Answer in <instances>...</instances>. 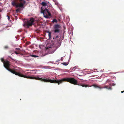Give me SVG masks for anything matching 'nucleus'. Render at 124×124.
Returning a JSON list of instances; mask_svg holds the SVG:
<instances>
[{"label": "nucleus", "mask_w": 124, "mask_h": 124, "mask_svg": "<svg viewBox=\"0 0 124 124\" xmlns=\"http://www.w3.org/2000/svg\"><path fill=\"white\" fill-rule=\"evenodd\" d=\"M7 16L8 17V20H9V19H10V18L9 17V16Z\"/></svg>", "instance_id": "obj_19"}, {"label": "nucleus", "mask_w": 124, "mask_h": 124, "mask_svg": "<svg viewBox=\"0 0 124 124\" xmlns=\"http://www.w3.org/2000/svg\"><path fill=\"white\" fill-rule=\"evenodd\" d=\"M55 39V38H54H54H53V39Z\"/></svg>", "instance_id": "obj_23"}, {"label": "nucleus", "mask_w": 124, "mask_h": 124, "mask_svg": "<svg viewBox=\"0 0 124 124\" xmlns=\"http://www.w3.org/2000/svg\"><path fill=\"white\" fill-rule=\"evenodd\" d=\"M47 32L48 33V36L49 37V39H50V38H51V32H50L49 31H48Z\"/></svg>", "instance_id": "obj_10"}, {"label": "nucleus", "mask_w": 124, "mask_h": 124, "mask_svg": "<svg viewBox=\"0 0 124 124\" xmlns=\"http://www.w3.org/2000/svg\"><path fill=\"white\" fill-rule=\"evenodd\" d=\"M59 37V36H56L55 38V39H56L58 38Z\"/></svg>", "instance_id": "obj_17"}, {"label": "nucleus", "mask_w": 124, "mask_h": 124, "mask_svg": "<svg viewBox=\"0 0 124 124\" xmlns=\"http://www.w3.org/2000/svg\"><path fill=\"white\" fill-rule=\"evenodd\" d=\"M103 88V87H101V89H102V88Z\"/></svg>", "instance_id": "obj_24"}, {"label": "nucleus", "mask_w": 124, "mask_h": 124, "mask_svg": "<svg viewBox=\"0 0 124 124\" xmlns=\"http://www.w3.org/2000/svg\"><path fill=\"white\" fill-rule=\"evenodd\" d=\"M34 21V19L33 18H31L30 20L28 21L27 20V22L23 25L24 26H26L28 28L30 26H32L33 25Z\"/></svg>", "instance_id": "obj_3"}, {"label": "nucleus", "mask_w": 124, "mask_h": 124, "mask_svg": "<svg viewBox=\"0 0 124 124\" xmlns=\"http://www.w3.org/2000/svg\"><path fill=\"white\" fill-rule=\"evenodd\" d=\"M16 49L17 50H20V48H16Z\"/></svg>", "instance_id": "obj_20"}, {"label": "nucleus", "mask_w": 124, "mask_h": 124, "mask_svg": "<svg viewBox=\"0 0 124 124\" xmlns=\"http://www.w3.org/2000/svg\"><path fill=\"white\" fill-rule=\"evenodd\" d=\"M20 1V3H17L16 2H12V5L15 7L18 8L16 10V13L20 12L23 8L24 6V5L26 3V1L24 0H19Z\"/></svg>", "instance_id": "obj_2"}, {"label": "nucleus", "mask_w": 124, "mask_h": 124, "mask_svg": "<svg viewBox=\"0 0 124 124\" xmlns=\"http://www.w3.org/2000/svg\"><path fill=\"white\" fill-rule=\"evenodd\" d=\"M41 4L44 6H46L47 5V3L45 2H42Z\"/></svg>", "instance_id": "obj_9"}, {"label": "nucleus", "mask_w": 124, "mask_h": 124, "mask_svg": "<svg viewBox=\"0 0 124 124\" xmlns=\"http://www.w3.org/2000/svg\"><path fill=\"white\" fill-rule=\"evenodd\" d=\"M124 91H121V93H123L124 92Z\"/></svg>", "instance_id": "obj_21"}, {"label": "nucleus", "mask_w": 124, "mask_h": 124, "mask_svg": "<svg viewBox=\"0 0 124 124\" xmlns=\"http://www.w3.org/2000/svg\"><path fill=\"white\" fill-rule=\"evenodd\" d=\"M31 56L32 57H38V56H36V55H31Z\"/></svg>", "instance_id": "obj_14"}, {"label": "nucleus", "mask_w": 124, "mask_h": 124, "mask_svg": "<svg viewBox=\"0 0 124 124\" xmlns=\"http://www.w3.org/2000/svg\"><path fill=\"white\" fill-rule=\"evenodd\" d=\"M115 85V84L114 83H112V85L113 86H114Z\"/></svg>", "instance_id": "obj_18"}, {"label": "nucleus", "mask_w": 124, "mask_h": 124, "mask_svg": "<svg viewBox=\"0 0 124 124\" xmlns=\"http://www.w3.org/2000/svg\"><path fill=\"white\" fill-rule=\"evenodd\" d=\"M92 86H93L94 88H96L101 89V87L100 86L97 84H93Z\"/></svg>", "instance_id": "obj_7"}, {"label": "nucleus", "mask_w": 124, "mask_h": 124, "mask_svg": "<svg viewBox=\"0 0 124 124\" xmlns=\"http://www.w3.org/2000/svg\"><path fill=\"white\" fill-rule=\"evenodd\" d=\"M104 88H105L106 89H108V90H111L112 89L111 87L110 86L109 87V86H105V87H104Z\"/></svg>", "instance_id": "obj_8"}, {"label": "nucleus", "mask_w": 124, "mask_h": 124, "mask_svg": "<svg viewBox=\"0 0 124 124\" xmlns=\"http://www.w3.org/2000/svg\"><path fill=\"white\" fill-rule=\"evenodd\" d=\"M62 64H63V65H64L65 66H67L68 65V64L66 62H65L64 63H62Z\"/></svg>", "instance_id": "obj_13"}, {"label": "nucleus", "mask_w": 124, "mask_h": 124, "mask_svg": "<svg viewBox=\"0 0 124 124\" xmlns=\"http://www.w3.org/2000/svg\"><path fill=\"white\" fill-rule=\"evenodd\" d=\"M42 7H41V12L43 14L44 16L46 18H49V17L47 15V14L48 13L49 11L47 8H45L44 10H43L42 9Z\"/></svg>", "instance_id": "obj_6"}, {"label": "nucleus", "mask_w": 124, "mask_h": 124, "mask_svg": "<svg viewBox=\"0 0 124 124\" xmlns=\"http://www.w3.org/2000/svg\"><path fill=\"white\" fill-rule=\"evenodd\" d=\"M47 15L48 16L49 15L50 16H51V15L50 12L49 11L48 13L47 14Z\"/></svg>", "instance_id": "obj_12"}, {"label": "nucleus", "mask_w": 124, "mask_h": 124, "mask_svg": "<svg viewBox=\"0 0 124 124\" xmlns=\"http://www.w3.org/2000/svg\"><path fill=\"white\" fill-rule=\"evenodd\" d=\"M8 48V46H5L4 47V48L6 49H7Z\"/></svg>", "instance_id": "obj_15"}, {"label": "nucleus", "mask_w": 124, "mask_h": 124, "mask_svg": "<svg viewBox=\"0 0 124 124\" xmlns=\"http://www.w3.org/2000/svg\"><path fill=\"white\" fill-rule=\"evenodd\" d=\"M15 53L16 54H19V53L17 52L16 51H15Z\"/></svg>", "instance_id": "obj_16"}, {"label": "nucleus", "mask_w": 124, "mask_h": 124, "mask_svg": "<svg viewBox=\"0 0 124 124\" xmlns=\"http://www.w3.org/2000/svg\"><path fill=\"white\" fill-rule=\"evenodd\" d=\"M1 61L3 62L5 68L9 71L16 75L26 78H27L31 79H34L38 80H40L44 82H50L51 83V79H47L46 78H39L38 77L27 76L21 74L20 72H17L16 71L17 70L16 69H11L9 68L10 65V62L9 61L7 60L4 61V59L3 58H1Z\"/></svg>", "instance_id": "obj_1"}, {"label": "nucleus", "mask_w": 124, "mask_h": 124, "mask_svg": "<svg viewBox=\"0 0 124 124\" xmlns=\"http://www.w3.org/2000/svg\"><path fill=\"white\" fill-rule=\"evenodd\" d=\"M53 27L54 31L56 33H59L61 28V26L58 24L55 25Z\"/></svg>", "instance_id": "obj_5"}, {"label": "nucleus", "mask_w": 124, "mask_h": 124, "mask_svg": "<svg viewBox=\"0 0 124 124\" xmlns=\"http://www.w3.org/2000/svg\"><path fill=\"white\" fill-rule=\"evenodd\" d=\"M10 58H11L12 60H14V59H13L12 58H11V57H10Z\"/></svg>", "instance_id": "obj_22"}, {"label": "nucleus", "mask_w": 124, "mask_h": 124, "mask_svg": "<svg viewBox=\"0 0 124 124\" xmlns=\"http://www.w3.org/2000/svg\"><path fill=\"white\" fill-rule=\"evenodd\" d=\"M58 21L56 19H53L52 22L53 23H54V22L57 23Z\"/></svg>", "instance_id": "obj_11"}, {"label": "nucleus", "mask_w": 124, "mask_h": 124, "mask_svg": "<svg viewBox=\"0 0 124 124\" xmlns=\"http://www.w3.org/2000/svg\"><path fill=\"white\" fill-rule=\"evenodd\" d=\"M46 49H48L49 51L48 52L49 54H51L53 53L56 50L57 48L56 46H52L51 47H46Z\"/></svg>", "instance_id": "obj_4"}]
</instances>
